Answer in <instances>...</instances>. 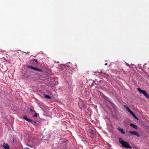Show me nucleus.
<instances>
[{"label":"nucleus","instance_id":"f257e3e1","mask_svg":"<svg viewBox=\"0 0 149 149\" xmlns=\"http://www.w3.org/2000/svg\"><path fill=\"white\" fill-rule=\"evenodd\" d=\"M119 142L121 144L122 146L125 148H132V147L130 146L128 142L123 141L122 139L121 138L119 139Z\"/></svg>","mask_w":149,"mask_h":149},{"label":"nucleus","instance_id":"f03ea898","mask_svg":"<svg viewBox=\"0 0 149 149\" xmlns=\"http://www.w3.org/2000/svg\"><path fill=\"white\" fill-rule=\"evenodd\" d=\"M88 136L92 138H94L96 134V132L91 130L90 129L88 131Z\"/></svg>","mask_w":149,"mask_h":149},{"label":"nucleus","instance_id":"7ed1b4c3","mask_svg":"<svg viewBox=\"0 0 149 149\" xmlns=\"http://www.w3.org/2000/svg\"><path fill=\"white\" fill-rule=\"evenodd\" d=\"M137 90L141 93L143 94L146 98H149V95L147 94L145 91L141 90L139 88H137Z\"/></svg>","mask_w":149,"mask_h":149},{"label":"nucleus","instance_id":"20e7f679","mask_svg":"<svg viewBox=\"0 0 149 149\" xmlns=\"http://www.w3.org/2000/svg\"><path fill=\"white\" fill-rule=\"evenodd\" d=\"M129 132L132 134L135 135L137 136L138 137H139L140 136L139 134L136 131H129Z\"/></svg>","mask_w":149,"mask_h":149},{"label":"nucleus","instance_id":"39448f33","mask_svg":"<svg viewBox=\"0 0 149 149\" xmlns=\"http://www.w3.org/2000/svg\"><path fill=\"white\" fill-rule=\"evenodd\" d=\"M5 149H10V147L7 143H4L3 145Z\"/></svg>","mask_w":149,"mask_h":149},{"label":"nucleus","instance_id":"423d86ee","mask_svg":"<svg viewBox=\"0 0 149 149\" xmlns=\"http://www.w3.org/2000/svg\"><path fill=\"white\" fill-rule=\"evenodd\" d=\"M23 119L26 120L29 122L31 121H32L31 119H29L27 118V116L26 115H24L23 116Z\"/></svg>","mask_w":149,"mask_h":149},{"label":"nucleus","instance_id":"0eeeda50","mask_svg":"<svg viewBox=\"0 0 149 149\" xmlns=\"http://www.w3.org/2000/svg\"><path fill=\"white\" fill-rule=\"evenodd\" d=\"M118 129L119 131L120 132L123 134H125V132L122 128H121L120 127H118Z\"/></svg>","mask_w":149,"mask_h":149},{"label":"nucleus","instance_id":"6e6552de","mask_svg":"<svg viewBox=\"0 0 149 149\" xmlns=\"http://www.w3.org/2000/svg\"><path fill=\"white\" fill-rule=\"evenodd\" d=\"M130 125L135 129H137V126L132 123H131L130 124Z\"/></svg>","mask_w":149,"mask_h":149},{"label":"nucleus","instance_id":"1a4fd4ad","mask_svg":"<svg viewBox=\"0 0 149 149\" xmlns=\"http://www.w3.org/2000/svg\"><path fill=\"white\" fill-rule=\"evenodd\" d=\"M33 70H34L36 71H37L38 72H42V70H41V69H39L38 68H36L35 67H34L33 69Z\"/></svg>","mask_w":149,"mask_h":149},{"label":"nucleus","instance_id":"9d476101","mask_svg":"<svg viewBox=\"0 0 149 149\" xmlns=\"http://www.w3.org/2000/svg\"><path fill=\"white\" fill-rule=\"evenodd\" d=\"M130 113L136 119L138 120V119L136 116V115L134 114L133 112L131 111L130 112Z\"/></svg>","mask_w":149,"mask_h":149},{"label":"nucleus","instance_id":"9b49d317","mask_svg":"<svg viewBox=\"0 0 149 149\" xmlns=\"http://www.w3.org/2000/svg\"><path fill=\"white\" fill-rule=\"evenodd\" d=\"M125 108L127 110V111L130 112L131 111V110L130 109V108L127 107V106L124 105Z\"/></svg>","mask_w":149,"mask_h":149},{"label":"nucleus","instance_id":"f8f14e48","mask_svg":"<svg viewBox=\"0 0 149 149\" xmlns=\"http://www.w3.org/2000/svg\"><path fill=\"white\" fill-rule=\"evenodd\" d=\"M45 96V98H47V99H51V97H50L49 95H44Z\"/></svg>","mask_w":149,"mask_h":149},{"label":"nucleus","instance_id":"ddd939ff","mask_svg":"<svg viewBox=\"0 0 149 149\" xmlns=\"http://www.w3.org/2000/svg\"><path fill=\"white\" fill-rule=\"evenodd\" d=\"M27 67H28V68H30V69H32V70H33V68H34V67H33V66H31L30 65H28L27 66Z\"/></svg>","mask_w":149,"mask_h":149},{"label":"nucleus","instance_id":"4468645a","mask_svg":"<svg viewBox=\"0 0 149 149\" xmlns=\"http://www.w3.org/2000/svg\"><path fill=\"white\" fill-rule=\"evenodd\" d=\"M27 67H28V68H30V69H32V70H33V68H34V67H33V66H31L30 65H28L27 66Z\"/></svg>","mask_w":149,"mask_h":149},{"label":"nucleus","instance_id":"2eb2a0df","mask_svg":"<svg viewBox=\"0 0 149 149\" xmlns=\"http://www.w3.org/2000/svg\"><path fill=\"white\" fill-rule=\"evenodd\" d=\"M33 61H34L35 62H36V63L37 64H38V60L36 59H33Z\"/></svg>","mask_w":149,"mask_h":149},{"label":"nucleus","instance_id":"dca6fc26","mask_svg":"<svg viewBox=\"0 0 149 149\" xmlns=\"http://www.w3.org/2000/svg\"><path fill=\"white\" fill-rule=\"evenodd\" d=\"M30 111L31 112L33 111L34 112H35L36 111L34 110V109H33L31 108H30Z\"/></svg>","mask_w":149,"mask_h":149},{"label":"nucleus","instance_id":"f3484780","mask_svg":"<svg viewBox=\"0 0 149 149\" xmlns=\"http://www.w3.org/2000/svg\"><path fill=\"white\" fill-rule=\"evenodd\" d=\"M31 120L32 121H31V122H29L31 123H32L33 124H35L36 123V122L33 121V120Z\"/></svg>","mask_w":149,"mask_h":149},{"label":"nucleus","instance_id":"a211bd4d","mask_svg":"<svg viewBox=\"0 0 149 149\" xmlns=\"http://www.w3.org/2000/svg\"><path fill=\"white\" fill-rule=\"evenodd\" d=\"M35 113L34 115V116L35 117H37L38 114L36 113V112H35Z\"/></svg>","mask_w":149,"mask_h":149},{"label":"nucleus","instance_id":"6ab92c4d","mask_svg":"<svg viewBox=\"0 0 149 149\" xmlns=\"http://www.w3.org/2000/svg\"><path fill=\"white\" fill-rule=\"evenodd\" d=\"M104 65H107V63H105V64H104Z\"/></svg>","mask_w":149,"mask_h":149},{"label":"nucleus","instance_id":"aec40b11","mask_svg":"<svg viewBox=\"0 0 149 149\" xmlns=\"http://www.w3.org/2000/svg\"><path fill=\"white\" fill-rule=\"evenodd\" d=\"M25 149H30L29 148H27Z\"/></svg>","mask_w":149,"mask_h":149}]
</instances>
